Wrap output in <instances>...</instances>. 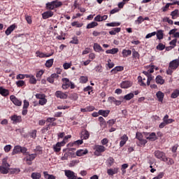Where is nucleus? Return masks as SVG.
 <instances>
[{"instance_id": "48", "label": "nucleus", "mask_w": 179, "mask_h": 179, "mask_svg": "<svg viewBox=\"0 0 179 179\" xmlns=\"http://www.w3.org/2000/svg\"><path fill=\"white\" fill-rule=\"evenodd\" d=\"M29 83L31 85H36L37 83V80L36 79V77L34 76H31V78H29Z\"/></svg>"}, {"instance_id": "58", "label": "nucleus", "mask_w": 179, "mask_h": 179, "mask_svg": "<svg viewBox=\"0 0 179 179\" xmlns=\"http://www.w3.org/2000/svg\"><path fill=\"white\" fill-rule=\"evenodd\" d=\"M38 103L41 106H44L47 103V100L45 98H42V99L39 100Z\"/></svg>"}, {"instance_id": "55", "label": "nucleus", "mask_w": 179, "mask_h": 179, "mask_svg": "<svg viewBox=\"0 0 179 179\" xmlns=\"http://www.w3.org/2000/svg\"><path fill=\"white\" fill-rule=\"evenodd\" d=\"M79 162L78 160H73L69 163V167H74V166H76Z\"/></svg>"}, {"instance_id": "60", "label": "nucleus", "mask_w": 179, "mask_h": 179, "mask_svg": "<svg viewBox=\"0 0 179 179\" xmlns=\"http://www.w3.org/2000/svg\"><path fill=\"white\" fill-rule=\"evenodd\" d=\"M82 143H83V139L74 141L73 145H75L76 146H79V145H82Z\"/></svg>"}, {"instance_id": "12", "label": "nucleus", "mask_w": 179, "mask_h": 179, "mask_svg": "<svg viewBox=\"0 0 179 179\" xmlns=\"http://www.w3.org/2000/svg\"><path fill=\"white\" fill-rule=\"evenodd\" d=\"M179 66V59H174L169 63V68L171 69H176Z\"/></svg>"}, {"instance_id": "64", "label": "nucleus", "mask_w": 179, "mask_h": 179, "mask_svg": "<svg viewBox=\"0 0 179 179\" xmlns=\"http://www.w3.org/2000/svg\"><path fill=\"white\" fill-rule=\"evenodd\" d=\"M155 34H156V31H154V32L148 34L145 36V38H151V37H153V36H155Z\"/></svg>"}, {"instance_id": "26", "label": "nucleus", "mask_w": 179, "mask_h": 179, "mask_svg": "<svg viewBox=\"0 0 179 179\" xmlns=\"http://www.w3.org/2000/svg\"><path fill=\"white\" fill-rule=\"evenodd\" d=\"M146 139H148L151 141H155L157 139V136H156V133L152 132L149 134L148 136L146 137Z\"/></svg>"}, {"instance_id": "21", "label": "nucleus", "mask_w": 179, "mask_h": 179, "mask_svg": "<svg viewBox=\"0 0 179 179\" xmlns=\"http://www.w3.org/2000/svg\"><path fill=\"white\" fill-rule=\"evenodd\" d=\"M124 71V66H115V68H113V69L110 71V72H111V73L115 74V73H117V72H121V71Z\"/></svg>"}, {"instance_id": "54", "label": "nucleus", "mask_w": 179, "mask_h": 179, "mask_svg": "<svg viewBox=\"0 0 179 179\" xmlns=\"http://www.w3.org/2000/svg\"><path fill=\"white\" fill-rule=\"evenodd\" d=\"M16 85L17 87H22V86H24V80H18L16 82Z\"/></svg>"}, {"instance_id": "4", "label": "nucleus", "mask_w": 179, "mask_h": 179, "mask_svg": "<svg viewBox=\"0 0 179 179\" xmlns=\"http://www.w3.org/2000/svg\"><path fill=\"white\" fill-rule=\"evenodd\" d=\"M154 155L157 159L162 160V162H167V160H169V158L166 157V153L163 151L156 150L155 151Z\"/></svg>"}, {"instance_id": "24", "label": "nucleus", "mask_w": 179, "mask_h": 179, "mask_svg": "<svg viewBox=\"0 0 179 179\" xmlns=\"http://www.w3.org/2000/svg\"><path fill=\"white\" fill-rule=\"evenodd\" d=\"M132 54V50L124 49L122 52L123 58H127Z\"/></svg>"}, {"instance_id": "17", "label": "nucleus", "mask_w": 179, "mask_h": 179, "mask_svg": "<svg viewBox=\"0 0 179 179\" xmlns=\"http://www.w3.org/2000/svg\"><path fill=\"white\" fill-rule=\"evenodd\" d=\"M156 96L158 101H159L160 103H163V100L164 99V93H163L162 91H158L156 93Z\"/></svg>"}, {"instance_id": "49", "label": "nucleus", "mask_w": 179, "mask_h": 179, "mask_svg": "<svg viewBox=\"0 0 179 179\" xmlns=\"http://www.w3.org/2000/svg\"><path fill=\"white\" fill-rule=\"evenodd\" d=\"M108 166L109 167H111L113 164H114V158L113 157H109L108 159L107 160Z\"/></svg>"}, {"instance_id": "10", "label": "nucleus", "mask_w": 179, "mask_h": 179, "mask_svg": "<svg viewBox=\"0 0 179 179\" xmlns=\"http://www.w3.org/2000/svg\"><path fill=\"white\" fill-rule=\"evenodd\" d=\"M63 84H62V89H64V90H66V89H69L70 87V83H71V80H69V78H64L62 79Z\"/></svg>"}, {"instance_id": "52", "label": "nucleus", "mask_w": 179, "mask_h": 179, "mask_svg": "<svg viewBox=\"0 0 179 179\" xmlns=\"http://www.w3.org/2000/svg\"><path fill=\"white\" fill-rule=\"evenodd\" d=\"M36 57H39V58H45V53L37 51L36 52Z\"/></svg>"}, {"instance_id": "18", "label": "nucleus", "mask_w": 179, "mask_h": 179, "mask_svg": "<svg viewBox=\"0 0 179 179\" xmlns=\"http://www.w3.org/2000/svg\"><path fill=\"white\" fill-rule=\"evenodd\" d=\"M0 94L3 97H6L9 96V90L3 88V87H0Z\"/></svg>"}, {"instance_id": "5", "label": "nucleus", "mask_w": 179, "mask_h": 179, "mask_svg": "<svg viewBox=\"0 0 179 179\" xmlns=\"http://www.w3.org/2000/svg\"><path fill=\"white\" fill-rule=\"evenodd\" d=\"M94 149L95 150L94 152L95 156H100L101 153L106 152V147H104L103 145H96Z\"/></svg>"}, {"instance_id": "7", "label": "nucleus", "mask_w": 179, "mask_h": 179, "mask_svg": "<svg viewBox=\"0 0 179 179\" xmlns=\"http://www.w3.org/2000/svg\"><path fill=\"white\" fill-rule=\"evenodd\" d=\"M12 123L14 124L22 122V116L17 115H13L10 117Z\"/></svg>"}, {"instance_id": "41", "label": "nucleus", "mask_w": 179, "mask_h": 179, "mask_svg": "<svg viewBox=\"0 0 179 179\" xmlns=\"http://www.w3.org/2000/svg\"><path fill=\"white\" fill-rule=\"evenodd\" d=\"M46 8L48 9H50V10H52L55 9V7L54 6V1L47 3H46Z\"/></svg>"}, {"instance_id": "45", "label": "nucleus", "mask_w": 179, "mask_h": 179, "mask_svg": "<svg viewBox=\"0 0 179 179\" xmlns=\"http://www.w3.org/2000/svg\"><path fill=\"white\" fill-rule=\"evenodd\" d=\"M70 99L71 100H74V101H76V100H78V99H79V96H78V94L73 93V94H70Z\"/></svg>"}, {"instance_id": "50", "label": "nucleus", "mask_w": 179, "mask_h": 179, "mask_svg": "<svg viewBox=\"0 0 179 179\" xmlns=\"http://www.w3.org/2000/svg\"><path fill=\"white\" fill-rule=\"evenodd\" d=\"M30 136H31V138H32L33 139H36V138H37V130H33V131L30 133Z\"/></svg>"}, {"instance_id": "29", "label": "nucleus", "mask_w": 179, "mask_h": 179, "mask_svg": "<svg viewBox=\"0 0 179 179\" xmlns=\"http://www.w3.org/2000/svg\"><path fill=\"white\" fill-rule=\"evenodd\" d=\"M99 115H102V117H108V114H110V110H99Z\"/></svg>"}, {"instance_id": "39", "label": "nucleus", "mask_w": 179, "mask_h": 179, "mask_svg": "<svg viewBox=\"0 0 179 179\" xmlns=\"http://www.w3.org/2000/svg\"><path fill=\"white\" fill-rule=\"evenodd\" d=\"M43 175L45 179H55V176L48 174V172L47 171H44Z\"/></svg>"}, {"instance_id": "28", "label": "nucleus", "mask_w": 179, "mask_h": 179, "mask_svg": "<svg viewBox=\"0 0 179 179\" xmlns=\"http://www.w3.org/2000/svg\"><path fill=\"white\" fill-rule=\"evenodd\" d=\"M120 31H121L120 27L113 28V30L109 31V34H110V36H115V34H117V33H120Z\"/></svg>"}, {"instance_id": "27", "label": "nucleus", "mask_w": 179, "mask_h": 179, "mask_svg": "<svg viewBox=\"0 0 179 179\" xmlns=\"http://www.w3.org/2000/svg\"><path fill=\"white\" fill-rule=\"evenodd\" d=\"M155 35H157V38L158 40H163V37H164V34L162 29L158 30Z\"/></svg>"}, {"instance_id": "31", "label": "nucleus", "mask_w": 179, "mask_h": 179, "mask_svg": "<svg viewBox=\"0 0 179 179\" xmlns=\"http://www.w3.org/2000/svg\"><path fill=\"white\" fill-rule=\"evenodd\" d=\"M156 83L158 85H164V79H163V77L162 76H157L155 78Z\"/></svg>"}, {"instance_id": "42", "label": "nucleus", "mask_w": 179, "mask_h": 179, "mask_svg": "<svg viewBox=\"0 0 179 179\" xmlns=\"http://www.w3.org/2000/svg\"><path fill=\"white\" fill-rule=\"evenodd\" d=\"M80 83H87V80H89V78H87V76H81L80 77Z\"/></svg>"}, {"instance_id": "59", "label": "nucleus", "mask_w": 179, "mask_h": 179, "mask_svg": "<svg viewBox=\"0 0 179 179\" xmlns=\"http://www.w3.org/2000/svg\"><path fill=\"white\" fill-rule=\"evenodd\" d=\"M71 66H72L71 63H64L63 64V68L64 69H69V68H71Z\"/></svg>"}, {"instance_id": "20", "label": "nucleus", "mask_w": 179, "mask_h": 179, "mask_svg": "<svg viewBox=\"0 0 179 179\" xmlns=\"http://www.w3.org/2000/svg\"><path fill=\"white\" fill-rule=\"evenodd\" d=\"M15 29H16V25L15 24H13L7 28V29L5 31V34L7 36H9V35H10L12 31H13V30H15Z\"/></svg>"}, {"instance_id": "33", "label": "nucleus", "mask_w": 179, "mask_h": 179, "mask_svg": "<svg viewBox=\"0 0 179 179\" xmlns=\"http://www.w3.org/2000/svg\"><path fill=\"white\" fill-rule=\"evenodd\" d=\"M121 22H110L106 24V26L108 27H118V26H120Z\"/></svg>"}, {"instance_id": "15", "label": "nucleus", "mask_w": 179, "mask_h": 179, "mask_svg": "<svg viewBox=\"0 0 179 179\" xmlns=\"http://www.w3.org/2000/svg\"><path fill=\"white\" fill-rule=\"evenodd\" d=\"M52 16H54V12L51 10L45 11L42 14V17L44 20L49 19V17H52Z\"/></svg>"}, {"instance_id": "37", "label": "nucleus", "mask_w": 179, "mask_h": 179, "mask_svg": "<svg viewBox=\"0 0 179 179\" xmlns=\"http://www.w3.org/2000/svg\"><path fill=\"white\" fill-rule=\"evenodd\" d=\"M134 94L133 92H131L129 94H126L124 96V100H127V101H129L131 100V99H134Z\"/></svg>"}, {"instance_id": "63", "label": "nucleus", "mask_w": 179, "mask_h": 179, "mask_svg": "<svg viewBox=\"0 0 179 179\" xmlns=\"http://www.w3.org/2000/svg\"><path fill=\"white\" fill-rule=\"evenodd\" d=\"M68 157H69V152H66L61 159L62 160H68Z\"/></svg>"}, {"instance_id": "3", "label": "nucleus", "mask_w": 179, "mask_h": 179, "mask_svg": "<svg viewBox=\"0 0 179 179\" xmlns=\"http://www.w3.org/2000/svg\"><path fill=\"white\" fill-rule=\"evenodd\" d=\"M10 165L6 162V159H3L2 164L0 166V173L1 174H8Z\"/></svg>"}, {"instance_id": "23", "label": "nucleus", "mask_w": 179, "mask_h": 179, "mask_svg": "<svg viewBox=\"0 0 179 179\" xmlns=\"http://www.w3.org/2000/svg\"><path fill=\"white\" fill-rule=\"evenodd\" d=\"M94 50L96 52H104V50H103V48L99 44V43H94Z\"/></svg>"}, {"instance_id": "32", "label": "nucleus", "mask_w": 179, "mask_h": 179, "mask_svg": "<svg viewBox=\"0 0 179 179\" xmlns=\"http://www.w3.org/2000/svg\"><path fill=\"white\" fill-rule=\"evenodd\" d=\"M163 121H164V122L166 123V125H169V124H171L172 122H174V120L169 119V115H166L164 117Z\"/></svg>"}, {"instance_id": "47", "label": "nucleus", "mask_w": 179, "mask_h": 179, "mask_svg": "<svg viewBox=\"0 0 179 179\" xmlns=\"http://www.w3.org/2000/svg\"><path fill=\"white\" fill-rule=\"evenodd\" d=\"M143 22V17L139 16L136 20H135V24H141Z\"/></svg>"}, {"instance_id": "40", "label": "nucleus", "mask_w": 179, "mask_h": 179, "mask_svg": "<svg viewBox=\"0 0 179 179\" xmlns=\"http://www.w3.org/2000/svg\"><path fill=\"white\" fill-rule=\"evenodd\" d=\"M117 52H118V48H113V49H110V50H107L106 51V54L114 55V54H117Z\"/></svg>"}, {"instance_id": "36", "label": "nucleus", "mask_w": 179, "mask_h": 179, "mask_svg": "<svg viewBox=\"0 0 179 179\" xmlns=\"http://www.w3.org/2000/svg\"><path fill=\"white\" fill-rule=\"evenodd\" d=\"M97 26H99V23H97L96 22H92L87 25V29H93L94 27H96Z\"/></svg>"}, {"instance_id": "1", "label": "nucleus", "mask_w": 179, "mask_h": 179, "mask_svg": "<svg viewBox=\"0 0 179 179\" xmlns=\"http://www.w3.org/2000/svg\"><path fill=\"white\" fill-rule=\"evenodd\" d=\"M25 157L24 158V162H26L28 166H31L33 164V160L37 157V154H30L29 152L27 150V154L24 155Z\"/></svg>"}, {"instance_id": "6", "label": "nucleus", "mask_w": 179, "mask_h": 179, "mask_svg": "<svg viewBox=\"0 0 179 179\" xmlns=\"http://www.w3.org/2000/svg\"><path fill=\"white\" fill-rule=\"evenodd\" d=\"M64 176L67 177V179H77L78 176L75 172L71 170H65L64 171Z\"/></svg>"}, {"instance_id": "2", "label": "nucleus", "mask_w": 179, "mask_h": 179, "mask_svg": "<svg viewBox=\"0 0 179 179\" xmlns=\"http://www.w3.org/2000/svg\"><path fill=\"white\" fill-rule=\"evenodd\" d=\"M17 153H22V155H27V148L20 145H15L13 150L12 155H17Z\"/></svg>"}, {"instance_id": "53", "label": "nucleus", "mask_w": 179, "mask_h": 179, "mask_svg": "<svg viewBox=\"0 0 179 179\" xmlns=\"http://www.w3.org/2000/svg\"><path fill=\"white\" fill-rule=\"evenodd\" d=\"M170 5H173V3H167L165 6L162 7L163 12L167 11L169 8H170Z\"/></svg>"}, {"instance_id": "57", "label": "nucleus", "mask_w": 179, "mask_h": 179, "mask_svg": "<svg viewBox=\"0 0 179 179\" xmlns=\"http://www.w3.org/2000/svg\"><path fill=\"white\" fill-rule=\"evenodd\" d=\"M10 149H12V145H7L4 147V151L6 153L10 152Z\"/></svg>"}, {"instance_id": "11", "label": "nucleus", "mask_w": 179, "mask_h": 179, "mask_svg": "<svg viewBox=\"0 0 179 179\" xmlns=\"http://www.w3.org/2000/svg\"><path fill=\"white\" fill-rule=\"evenodd\" d=\"M64 145H65L64 141H62V142H58L57 143H56V145H53L54 152H56L57 153H58V152H60L61 146H64Z\"/></svg>"}, {"instance_id": "9", "label": "nucleus", "mask_w": 179, "mask_h": 179, "mask_svg": "<svg viewBox=\"0 0 179 179\" xmlns=\"http://www.w3.org/2000/svg\"><path fill=\"white\" fill-rule=\"evenodd\" d=\"M10 100L15 106H17V107H20V106H22V101L20 99L16 98L15 95L10 96Z\"/></svg>"}, {"instance_id": "61", "label": "nucleus", "mask_w": 179, "mask_h": 179, "mask_svg": "<svg viewBox=\"0 0 179 179\" xmlns=\"http://www.w3.org/2000/svg\"><path fill=\"white\" fill-rule=\"evenodd\" d=\"M116 120L115 119H112L108 121V124L109 125V127H113V125H114V124H115Z\"/></svg>"}, {"instance_id": "25", "label": "nucleus", "mask_w": 179, "mask_h": 179, "mask_svg": "<svg viewBox=\"0 0 179 179\" xmlns=\"http://www.w3.org/2000/svg\"><path fill=\"white\" fill-rule=\"evenodd\" d=\"M118 168L109 169L107 170V173L108 176H114V174H117L118 173Z\"/></svg>"}, {"instance_id": "30", "label": "nucleus", "mask_w": 179, "mask_h": 179, "mask_svg": "<svg viewBox=\"0 0 179 179\" xmlns=\"http://www.w3.org/2000/svg\"><path fill=\"white\" fill-rule=\"evenodd\" d=\"M171 16L172 19H177V17H179V10L178 9H176L175 10L172 11L171 13Z\"/></svg>"}, {"instance_id": "35", "label": "nucleus", "mask_w": 179, "mask_h": 179, "mask_svg": "<svg viewBox=\"0 0 179 179\" xmlns=\"http://www.w3.org/2000/svg\"><path fill=\"white\" fill-rule=\"evenodd\" d=\"M178 96H179V90L176 89L171 94V99H177V97H178Z\"/></svg>"}, {"instance_id": "34", "label": "nucleus", "mask_w": 179, "mask_h": 179, "mask_svg": "<svg viewBox=\"0 0 179 179\" xmlns=\"http://www.w3.org/2000/svg\"><path fill=\"white\" fill-rule=\"evenodd\" d=\"M31 177L32 179H40L41 178V173L34 172L31 173Z\"/></svg>"}, {"instance_id": "38", "label": "nucleus", "mask_w": 179, "mask_h": 179, "mask_svg": "<svg viewBox=\"0 0 179 179\" xmlns=\"http://www.w3.org/2000/svg\"><path fill=\"white\" fill-rule=\"evenodd\" d=\"M52 64H54V59H50L46 61L45 66L47 68H51L52 66Z\"/></svg>"}, {"instance_id": "43", "label": "nucleus", "mask_w": 179, "mask_h": 179, "mask_svg": "<svg viewBox=\"0 0 179 179\" xmlns=\"http://www.w3.org/2000/svg\"><path fill=\"white\" fill-rule=\"evenodd\" d=\"M132 55L133 58H137L138 59H139V57H141L139 52H136L134 48L132 49Z\"/></svg>"}, {"instance_id": "8", "label": "nucleus", "mask_w": 179, "mask_h": 179, "mask_svg": "<svg viewBox=\"0 0 179 179\" xmlns=\"http://www.w3.org/2000/svg\"><path fill=\"white\" fill-rule=\"evenodd\" d=\"M136 138L139 141L141 145H143V146L148 143V141L143 139V135H142V133L137 132L136 134Z\"/></svg>"}, {"instance_id": "14", "label": "nucleus", "mask_w": 179, "mask_h": 179, "mask_svg": "<svg viewBox=\"0 0 179 179\" xmlns=\"http://www.w3.org/2000/svg\"><path fill=\"white\" fill-rule=\"evenodd\" d=\"M132 86V83L131 81L125 80L121 83L120 87L122 89H128Z\"/></svg>"}, {"instance_id": "46", "label": "nucleus", "mask_w": 179, "mask_h": 179, "mask_svg": "<svg viewBox=\"0 0 179 179\" xmlns=\"http://www.w3.org/2000/svg\"><path fill=\"white\" fill-rule=\"evenodd\" d=\"M156 48H157V50H159V51H163V50H164V48H166V45H164L163 43H160L158 44V45H157Z\"/></svg>"}, {"instance_id": "22", "label": "nucleus", "mask_w": 179, "mask_h": 179, "mask_svg": "<svg viewBox=\"0 0 179 179\" xmlns=\"http://www.w3.org/2000/svg\"><path fill=\"white\" fill-rule=\"evenodd\" d=\"M87 153H89L87 150H78L76 151V156L80 157L82 156H85V155H87Z\"/></svg>"}, {"instance_id": "16", "label": "nucleus", "mask_w": 179, "mask_h": 179, "mask_svg": "<svg viewBox=\"0 0 179 179\" xmlns=\"http://www.w3.org/2000/svg\"><path fill=\"white\" fill-rule=\"evenodd\" d=\"M90 138V133L87 129H84L81 131V139H89Z\"/></svg>"}, {"instance_id": "56", "label": "nucleus", "mask_w": 179, "mask_h": 179, "mask_svg": "<svg viewBox=\"0 0 179 179\" xmlns=\"http://www.w3.org/2000/svg\"><path fill=\"white\" fill-rule=\"evenodd\" d=\"M71 26H76V27H82V26H83V24L78 23V22H73L71 23Z\"/></svg>"}, {"instance_id": "62", "label": "nucleus", "mask_w": 179, "mask_h": 179, "mask_svg": "<svg viewBox=\"0 0 179 179\" xmlns=\"http://www.w3.org/2000/svg\"><path fill=\"white\" fill-rule=\"evenodd\" d=\"M55 8H59V6H62V2L61 1H54Z\"/></svg>"}, {"instance_id": "19", "label": "nucleus", "mask_w": 179, "mask_h": 179, "mask_svg": "<svg viewBox=\"0 0 179 179\" xmlns=\"http://www.w3.org/2000/svg\"><path fill=\"white\" fill-rule=\"evenodd\" d=\"M120 139V147L122 148V146H124V145H125V143H127L128 141V136H127V134H124Z\"/></svg>"}, {"instance_id": "51", "label": "nucleus", "mask_w": 179, "mask_h": 179, "mask_svg": "<svg viewBox=\"0 0 179 179\" xmlns=\"http://www.w3.org/2000/svg\"><path fill=\"white\" fill-rule=\"evenodd\" d=\"M71 44H79V40H78V37H73L72 40L70 41Z\"/></svg>"}, {"instance_id": "13", "label": "nucleus", "mask_w": 179, "mask_h": 179, "mask_svg": "<svg viewBox=\"0 0 179 179\" xmlns=\"http://www.w3.org/2000/svg\"><path fill=\"white\" fill-rule=\"evenodd\" d=\"M55 96L57 99H68V94H66V93H64L62 91H57L55 92Z\"/></svg>"}, {"instance_id": "44", "label": "nucleus", "mask_w": 179, "mask_h": 179, "mask_svg": "<svg viewBox=\"0 0 179 179\" xmlns=\"http://www.w3.org/2000/svg\"><path fill=\"white\" fill-rule=\"evenodd\" d=\"M94 71H95L96 72H99V73H101V72H103V66H101V64L97 65V66L94 68Z\"/></svg>"}]
</instances>
